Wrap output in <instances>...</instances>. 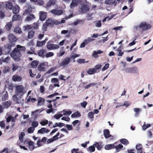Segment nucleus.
Masks as SVG:
<instances>
[{"label": "nucleus", "instance_id": "1", "mask_svg": "<svg viewBox=\"0 0 153 153\" xmlns=\"http://www.w3.org/2000/svg\"><path fill=\"white\" fill-rule=\"evenodd\" d=\"M25 48V47L20 45H17L10 53V56L16 61H19L20 59L21 54L20 52L24 51Z\"/></svg>", "mask_w": 153, "mask_h": 153}, {"label": "nucleus", "instance_id": "2", "mask_svg": "<svg viewBox=\"0 0 153 153\" xmlns=\"http://www.w3.org/2000/svg\"><path fill=\"white\" fill-rule=\"evenodd\" d=\"M26 91L23 86L22 85H18L16 86L15 93L18 95L22 96Z\"/></svg>", "mask_w": 153, "mask_h": 153}, {"label": "nucleus", "instance_id": "3", "mask_svg": "<svg viewBox=\"0 0 153 153\" xmlns=\"http://www.w3.org/2000/svg\"><path fill=\"white\" fill-rule=\"evenodd\" d=\"M140 27L143 30L146 31L151 28V26L145 22H142L140 23Z\"/></svg>", "mask_w": 153, "mask_h": 153}, {"label": "nucleus", "instance_id": "4", "mask_svg": "<svg viewBox=\"0 0 153 153\" xmlns=\"http://www.w3.org/2000/svg\"><path fill=\"white\" fill-rule=\"evenodd\" d=\"M46 48L48 50H51L58 49L59 48V46L57 45L48 43Z\"/></svg>", "mask_w": 153, "mask_h": 153}, {"label": "nucleus", "instance_id": "5", "mask_svg": "<svg viewBox=\"0 0 153 153\" xmlns=\"http://www.w3.org/2000/svg\"><path fill=\"white\" fill-rule=\"evenodd\" d=\"M5 118L7 123H9L11 120V121H13L15 122L16 120V118H15V117H12L9 112L7 113L6 115L5 116Z\"/></svg>", "mask_w": 153, "mask_h": 153}, {"label": "nucleus", "instance_id": "6", "mask_svg": "<svg viewBox=\"0 0 153 153\" xmlns=\"http://www.w3.org/2000/svg\"><path fill=\"white\" fill-rule=\"evenodd\" d=\"M89 10V7L87 5H83L81 6L79 10L80 12L83 13H85L88 11Z\"/></svg>", "mask_w": 153, "mask_h": 153}, {"label": "nucleus", "instance_id": "7", "mask_svg": "<svg viewBox=\"0 0 153 153\" xmlns=\"http://www.w3.org/2000/svg\"><path fill=\"white\" fill-rule=\"evenodd\" d=\"M39 15L40 19L41 21H44L46 18V13L43 11H40Z\"/></svg>", "mask_w": 153, "mask_h": 153}, {"label": "nucleus", "instance_id": "8", "mask_svg": "<svg viewBox=\"0 0 153 153\" xmlns=\"http://www.w3.org/2000/svg\"><path fill=\"white\" fill-rule=\"evenodd\" d=\"M51 82L52 83H53L54 87H59V79L57 78H53L51 79Z\"/></svg>", "mask_w": 153, "mask_h": 153}, {"label": "nucleus", "instance_id": "9", "mask_svg": "<svg viewBox=\"0 0 153 153\" xmlns=\"http://www.w3.org/2000/svg\"><path fill=\"white\" fill-rule=\"evenodd\" d=\"M51 12L54 15L59 16L61 15L62 13V11L61 10H56L53 9L51 10Z\"/></svg>", "mask_w": 153, "mask_h": 153}, {"label": "nucleus", "instance_id": "10", "mask_svg": "<svg viewBox=\"0 0 153 153\" xmlns=\"http://www.w3.org/2000/svg\"><path fill=\"white\" fill-rule=\"evenodd\" d=\"M70 59L68 57L65 59L63 61L60 63L61 66H64L68 65L70 62Z\"/></svg>", "mask_w": 153, "mask_h": 153}, {"label": "nucleus", "instance_id": "11", "mask_svg": "<svg viewBox=\"0 0 153 153\" xmlns=\"http://www.w3.org/2000/svg\"><path fill=\"white\" fill-rule=\"evenodd\" d=\"M48 65L47 62L41 64L38 67V70L40 71H44L45 69V65Z\"/></svg>", "mask_w": 153, "mask_h": 153}, {"label": "nucleus", "instance_id": "12", "mask_svg": "<svg viewBox=\"0 0 153 153\" xmlns=\"http://www.w3.org/2000/svg\"><path fill=\"white\" fill-rule=\"evenodd\" d=\"M45 101V100L43 98L40 97L38 98L37 105V106L44 105Z\"/></svg>", "mask_w": 153, "mask_h": 153}, {"label": "nucleus", "instance_id": "13", "mask_svg": "<svg viewBox=\"0 0 153 153\" xmlns=\"http://www.w3.org/2000/svg\"><path fill=\"white\" fill-rule=\"evenodd\" d=\"M12 79L15 82H20L22 81V78L18 75H15L13 76Z\"/></svg>", "mask_w": 153, "mask_h": 153}, {"label": "nucleus", "instance_id": "14", "mask_svg": "<svg viewBox=\"0 0 153 153\" xmlns=\"http://www.w3.org/2000/svg\"><path fill=\"white\" fill-rule=\"evenodd\" d=\"M49 131V130L46 128H42L38 131V133L39 134H43L47 133Z\"/></svg>", "mask_w": 153, "mask_h": 153}, {"label": "nucleus", "instance_id": "15", "mask_svg": "<svg viewBox=\"0 0 153 153\" xmlns=\"http://www.w3.org/2000/svg\"><path fill=\"white\" fill-rule=\"evenodd\" d=\"M8 39L10 42H15L17 40V38L13 34H10L9 35Z\"/></svg>", "mask_w": 153, "mask_h": 153}, {"label": "nucleus", "instance_id": "16", "mask_svg": "<svg viewBox=\"0 0 153 153\" xmlns=\"http://www.w3.org/2000/svg\"><path fill=\"white\" fill-rule=\"evenodd\" d=\"M46 52V50L43 49L39 50L38 51V54L39 56L44 58L45 57V53Z\"/></svg>", "mask_w": 153, "mask_h": 153}, {"label": "nucleus", "instance_id": "17", "mask_svg": "<svg viewBox=\"0 0 153 153\" xmlns=\"http://www.w3.org/2000/svg\"><path fill=\"white\" fill-rule=\"evenodd\" d=\"M28 148L29 149L32 151L34 149V143L32 141H29L28 142Z\"/></svg>", "mask_w": 153, "mask_h": 153}, {"label": "nucleus", "instance_id": "18", "mask_svg": "<svg viewBox=\"0 0 153 153\" xmlns=\"http://www.w3.org/2000/svg\"><path fill=\"white\" fill-rule=\"evenodd\" d=\"M104 135L106 138L110 137L111 135L110 134V132L108 129H105L103 131Z\"/></svg>", "mask_w": 153, "mask_h": 153}, {"label": "nucleus", "instance_id": "19", "mask_svg": "<svg viewBox=\"0 0 153 153\" xmlns=\"http://www.w3.org/2000/svg\"><path fill=\"white\" fill-rule=\"evenodd\" d=\"M6 7L7 9L11 10L13 7V4L11 2V1L5 2Z\"/></svg>", "mask_w": 153, "mask_h": 153}, {"label": "nucleus", "instance_id": "20", "mask_svg": "<svg viewBox=\"0 0 153 153\" xmlns=\"http://www.w3.org/2000/svg\"><path fill=\"white\" fill-rule=\"evenodd\" d=\"M19 10V7L18 5H15L13 6V12L14 14H16L18 13Z\"/></svg>", "mask_w": 153, "mask_h": 153}, {"label": "nucleus", "instance_id": "21", "mask_svg": "<svg viewBox=\"0 0 153 153\" xmlns=\"http://www.w3.org/2000/svg\"><path fill=\"white\" fill-rule=\"evenodd\" d=\"M133 110L135 112L134 116L136 117H137L139 114L140 112L142 111L141 109L138 108H134L133 109Z\"/></svg>", "mask_w": 153, "mask_h": 153}, {"label": "nucleus", "instance_id": "22", "mask_svg": "<svg viewBox=\"0 0 153 153\" xmlns=\"http://www.w3.org/2000/svg\"><path fill=\"white\" fill-rule=\"evenodd\" d=\"M53 20L51 19H48L46 21L45 23L48 26L52 27L53 25Z\"/></svg>", "mask_w": 153, "mask_h": 153}, {"label": "nucleus", "instance_id": "23", "mask_svg": "<svg viewBox=\"0 0 153 153\" xmlns=\"http://www.w3.org/2000/svg\"><path fill=\"white\" fill-rule=\"evenodd\" d=\"M115 147L114 144H108L106 145L105 148L106 150H108L112 149Z\"/></svg>", "mask_w": 153, "mask_h": 153}, {"label": "nucleus", "instance_id": "24", "mask_svg": "<svg viewBox=\"0 0 153 153\" xmlns=\"http://www.w3.org/2000/svg\"><path fill=\"white\" fill-rule=\"evenodd\" d=\"M137 153H141L142 152V147L140 144H137L136 146Z\"/></svg>", "mask_w": 153, "mask_h": 153}, {"label": "nucleus", "instance_id": "25", "mask_svg": "<svg viewBox=\"0 0 153 153\" xmlns=\"http://www.w3.org/2000/svg\"><path fill=\"white\" fill-rule=\"evenodd\" d=\"M35 18L34 15L32 14H29L27 17L25 21H29Z\"/></svg>", "mask_w": 153, "mask_h": 153}, {"label": "nucleus", "instance_id": "26", "mask_svg": "<svg viewBox=\"0 0 153 153\" xmlns=\"http://www.w3.org/2000/svg\"><path fill=\"white\" fill-rule=\"evenodd\" d=\"M36 100V98H31V96H28V97L27 98V102H29L32 103H34Z\"/></svg>", "mask_w": 153, "mask_h": 153}, {"label": "nucleus", "instance_id": "27", "mask_svg": "<svg viewBox=\"0 0 153 153\" xmlns=\"http://www.w3.org/2000/svg\"><path fill=\"white\" fill-rule=\"evenodd\" d=\"M55 1L53 0H50L47 3L46 7L48 8L52 5H53L55 4Z\"/></svg>", "mask_w": 153, "mask_h": 153}, {"label": "nucleus", "instance_id": "28", "mask_svg": "<svg viewBox=\"0 0 153 153\" xmlns=\"http://www.w3.org/2000/svg\"><path fill=\"white\" fill-rule=\"evenodd\" d=\"M96 69L94 68H90L87 71V73L89 75H91L96 73Z\"/></svg>", "mask_w": 153, "mask_h": 153}, {"label": "nucleus", "instance_id": "29", "mask_svg": "<svg viewBox=\"0 0 153 153\" xmlns=\"http://www.w3.org/2000/svg\"><path fill=\"white\" fill-rule=\"evenodd\" d=\"M81 115L80 113L78 111H76L72 114L71 115V117L72 118H74L78 117H80Z\"/></svg>", "mask_w": 153, "mask_h": 153}, {"label": "nucleus", "instance_id": "30", "mask_svg": "<svg viewBox=\"0 0 153 153\" xmlns=\"http://www.w3.org/2000/svg\"><path fill=\"white\" fill-rule=\"evenodd\" d=\"M11 103V102L10 101H8L7 102H5L4 103V107L6 108H8L10 106Z\"/></svg>", "mask_w": 153, "mask_h": 153}, {"label": "nucleus", "instance_id": "31", "mask_svg": "<svg viewBox=\"0 0 153 153\" xmlns=\"http://www.w3.org/2000/svg\"><path fill=\"white\" fill-rule=\"evenodd\" d=\"M45 44V40H43L42 42L37 41L36 43V46L41 47Z\"/></svg>", "mask_w": 153, "mask_h": 153}, {"label": "nucleus", "instance_id": "32", "mask_svg": "<svg viewBox=\"0 0 153 153\" xmlns=\"http://www.w3.org/2000/svg\"><path fill=\"white\" fill-rule=\"evenodd\" d=\"M140 28H141L140 27V23L139 25H135L133 26V30L135 32L139 31Z\"/></svg>", "mask_w": 153, "mask_h": 153}, {"label": "nucleus", "instance_id": "33", "mask_svg": "<svg viewBox=\"0 0 153 153\" xmlns=\"http://www.w3.org/2000/svg\"><path fill=\"white\" fill-rule=\"evenodd\" d=\"M25 134L24 132H22L19 135V139L22 142L23 141V139L24 136H25Z\"/></svg>", "mask_w": 153, "mask_h": 153}, {"label": "nucleus", "instance_id": "34", "mask_svg": "<svg viewBox=\"0 0 153 153\" xmlns=\"http://www.w3.org/2000/svg\"><path fill=\"white\" fill-rule=\"evenodd\" d=\"M61 112L63 113V115L65 116L69 115L72 113L71 111H65V110H63Z\"/></svg>", "mask_w": 153, "mask_h": 153}, {"label": "nucleus", "instance_id": "35", "mask_svg": "<svg viewBox=\"0 0 153 153\" xmlns=\"http://www.w3.org/2000/svg\"><path fill=\"white\" fill-rule=\"evenodd\" d=\"M38 62L36 61H33L31 64L32 67L33 68H36L38 65Z\"/></svg>", "mask_w": 153, "mask_h": 153}, {"label": "nucleus", "instance_id": "36", "mask_svg": "<svg viewBox=\"0 0 153 153\" xmlns=\"http://www.w3.org/2000/svg\"><path fill=\"white\" fill-rule=\"evenodd\" d=\"M87 150L88 151L90 152H94L95 150L94 146L93 145V146H90L89 147Z\"/></svg>", "mask_w": 153, "mask_h": 153}, {"label": "nucleus", "instance_id": "37", "mask_svg": "<svg viewBox=\"0 0 153 153\" xmlns=\"http://www.w3.org/2000/svg\"><path fill=\"white\" fill-rule=\"evenodd\" d=\"M12 25V22H10L7 23L6 25V29L7 30H9L10 29Z\"/></svg>", "mask_w": 153, "mask_h": 153}, {"label": "nucleus", "instance_id": "38", "mask_svg": "<svg viewBox=\"0 0 153 153\" xmlns=\"http://www.w3.org/2000/svg\"><path fill=\"white\" fill-rule=\"evenodd\" d=\"M115 148L116 149V151L117 152H119L121 149L123 147V146L121 144H119L118 145L115 146Z\"/></svg>", "mask_w": 153, "mask_h": 153}, {"label": "nucleus", "instance_id": "39", "mask_svg": "<svg viewBox=\"0 0 153 153\" xmlns=\"http://www.w3.org/2000/svg\"><path fill=\"white\" fill-rule=\"evenodd\" d=\"M34 32L32 30H31L28 32V38L29 39H32L34 36Z\"/></svg>", "mask_w": 153, "mask_h": 153}, {"label": "nucleus", "instance_id": "40", "mask_svg": "<svg viewBox=\"0 0 153 153\" xmlns=\"http://www.w3.org/2000/svg\"><path fill=\"white\" fill-rule=\"evenodd\" d=\"M2 96V99L3 100H4L7 99L8 94L7 91L4 92Z\"/></svg>", "mask_w": 153, "mask_h": 153}, {"label": "nucleus", "instance_id": "41", "mask_svg": "<svg viewBox=\"0 0 153 153\" xmlns=\"http://www.w3.org/2000/svg\"><path fill=\"white\" fill-rule=\"evenodd\" d=\"M54 55V53L52 52H48L45 54V57L47 58H49L53 56Z\"/></svg>", "mask_w": 153, "mask_h": 153}, {"label": "nucleus", "instance_id": "42", "mask_svg": "<svg viewBox=\"0 0 153 153\" xmlns=\"http://www.w3.org/2000/svg\"><path fill=\"white\" fill-rule=\"evenodd\" d=\"M94 145L96 148H97L98 150H100L102 148V146L101 145V144H100L99 143H96L94 144Z\"/></svg>", "mask_w": 153, "mask_h": 153}, {"label": "nucleus", "instance_id": "43", "mask_svg": "<svg viewBox=\"0 0 153 153\" xmlns=\"http://www.w3.org/2000/svg\"><path fill=\"white\" fill-rule=\"evenodd\" d=\"M138 72V68L137 67L131 68V73L135 74Z\"/></svg>", "mask_w": 153, "mask_h": 153}, {"label": "nucleus", "instance_id": "44", "mask_svg": "<svg viewBox=\"0 0 153 153\" xmlns=\"http://www.w3.org/2000/svg\"><path fill=\"white\" fill-rule=\"evenodd\" d=\"M120 142L123 144L126 145L128 144V142L126 139H122L120 140Z\"/></svg>", "mask_w": 153, "mask_h": 153}, {"label": "nucleus", "instance_id": "45", "mask_svg": "<svg viewBox=\"0 0 153 153\" xmlns=\"http://www.w3.org/2000/svg\"><path fill=\"white\" fill-rule=\"evenodd\" d=\"M150 126L151 125L150 124H147V125H146L145 123L142 127V129L143 130L145 131L147 128L150 127Z\"/></svg>", "mask_w": 153, "mask_h": 153}, {"label": "nucleus", "instance_id": "46", "mask_svg": "<svg viewBox=\"0 0 153 153\" xmlns=\"http://www.w3.org/2000/svg\"><path fill=\"white\" fill-rule=\"evenodd\" d=\"M15 45V44L14 43L9 44L7 45H6L5 48H7L10 51L11 50V48L12 47H14Z\"/></svg>", "mask_w": 153, "mask_h": 153}, {"label": "nucleus", "instance_id": "47", "mask_svg": "<svg viewBox=\"0 0 153 153\" xmlns=\"http://www.w3.org/2000/svg\"><path fill=\"white\" fill-rule=\"evenodd\" d=\"M35 130V128L33 127H30L27 129V132L28 133H33Z\"/></svg>", "mask_w": 153, "mask_h": 153}, {"label": "nucleus", "instance_id": "48", "mask_svg": "<svg viewBox=\"0 0 153 153\" xmlns=\"http://www.w3.org/2000/svg\"><path fill=\"white\" fill-rule=\"evenodd\" d=\"M20 18V17L19 15H14L13 16V18L12 19V22L14 21H16L18 20H19Z\"/></svg>", "mask_w": 153, "mask_h": 153}, {"label": "nucleus", "instance_id": "49", "mask_svg": "<svg viewBox=\"0 0 153 153\" xmlns=\"http://www.w3.org/2000/svg\"><path fill=\"white\" fill-rule=\"evenodd\" d=\"M14 32L16 33H20L22 32V30L19 27H17L15 28Z\"/></svg>", "mask_w": 153, "mask_h": 153}, {"label": "nucleus", "instance_id": "50", "mask_svg": "<svg viewBox=\"0 0 153 153\" xmlns=\"http://www.w3.org/2000/svg\"><path fill=\"white\" fill-rule=\"evenodd\" d=\"M40 123L41 125L44 126L48 124V121L47 120H45L41 121Z\"/></svg>", "mask_w": 153, "mask_h": 153}, {"label": "nucleus", "instance_id": "51", "mask_svg": "<svg viewBox=\"0 0 153 153\" xmlns=\"http://www.w3.org/2000/svg\"><path fill=\"white\" fill-rule=\"evenodd\" d=\"M95 25L96 27H100L101 26V21L100 20L95 22Z\"/></svg>", "mask_w": 153, "mask_h": 153}, {"label": "nucleus", "instance_id": "52", "mask_svg": "<svg viewBox=\"0 0 153 153\" xmlns=\"http://www.w3.org/2000/svg\"><path fill=\"white\" fill-rule=\"evenodd\" d=\"M32 127H34L35 128L37 127L38 125V123L36 121H33L32 123Z\"/></svg>", "mask_w": 153, "mask_h": 153}, {"label": "nucleus", "instance_id": "53", "mask_svg": "<svg viewBox=\"0 0 153 153\" xmlns=\"http://www.w3.org/2000/svg\"><path fill=\"white\" fill-rule=\"evenodd\" d=\"M97 83H91L87 85L85 87V89H88L90 88L92 86H94L96 85Z\"/></svg>", "mask_w": 153, "mask_h": 153}, {"label": "nucleus", "instance_id": "54", "mask_svg": "<svg viewBox=\"0 0 153 153\" xmlns=\"http://www.w3.org/2000/svg\"><path fill=\"white\" fill-rule=\"evenodd\" d=\"M83 20H77L76 21L74 22L73 24L74 25L76 26L78 25L80 23L82 22H83Z\"/></svg>", "mask_w": 153, "mask_h": 153}, {"label": "nucleus", "instance_id": "55", "mask_svg": "<svg viewBox=\"0 0 153 153\" xmlns=\"http://www.w3.org/2000/svg\"><path fill=\"white\" fill-rule=\"evenodd\" d=\"M55 111V109L53 108H50L47 110L46 113L47 114H49L51 112L54 113Z\"/></svg>", "mask_w": 153, "mask_h": 153}, {"label": "nucleus", "instance_id": "56", "mask_svg": "<svg viewBox=\"0 0 153 153\" xmlns=\"http://www.w3.org/2000/svg\"><path fill=\"white\" fill-rule=\"evenodd\" d=\"M62 116L63 114H57L54 115V117L55 119H58Z\"/></svg>", "mask_w": 153, "mask_h": 153}, {"label": "nucleus", "instance_id": "57", "mask_svg": "<svg viewBox=\"0 0 153 153\" xmlns=\"http://www.w3.org/2000/svg\"><path fill=\"white\" fill-rule=\"evenodd\" d=\"M79 150V149H74L72 150L71 151L72 153H83V152H78Z\"/></svg>", "mask_w": 153, "mask_h": 153}, {"label": "nucleus", "instance_id": "58", "mask_svg": "<svg viewBox=\"0 0 153 153\" xmlns=\"http://www.w3.org/2000/svg\"><path fill=\"white\" fill-rule=\"evenodd\" d=\"M109 66V64L108 63L106 64L102 68V71H104L105 70L107 69Z\"/></svg>", "mask_w": 153, "mask_h": 153}, {"label": "nucleus", "instance_id": "59", "mask_svg": "<svg viewBox=\"0 0 153 153\" xmlns=\"http://www.w3.org/2000/svg\"><path fill=\"white\" fill-rule=\"evenodd\" d=\"M12 98L13 100L14 101H15L16 103H19V102H18L17 97L16 95L15 94L13 95V96Z\"/></svg>", "mask_w": 153, "mask_h": 153}, {"label": "nucleus", "instance_id": "60", "mask_svg": "<svg viewBox=\"0 0 153 153\" xmlns=\"http://www.w3.org/2000/svg\"><path fill=\"white\" fill-rule=\"evenodd\" d=\"M12 70L13 71H16L18 68V66L15 64H13L12 65Z\"/></svg>", "mask_w": 153, "mask_h": 153}, {"label": "nucleus", "instance_id": "61", "mask_svg": "<svg viewBox=\"0 0 153 153\" xmlns=\"http://www.w3.org/2000/svg\"><path fill=\"white\" fill-rule=\"evenodd\" d=\"M65 127L67 128L68 130L70 131L73 129V127L71 125L67 124L65 126Z\"/></svg>", "mask_w": 153, "mask_h": 153}, {"label": "nucleus", "instance_id": "62", "mask_svg": "<svg viewBox=\"0 0 153 153\" xmlns=\"http://www.w3.org/2000/svg\"><path fill=\"white\" fill-rule=\"evenodd\" d=\"M88 117L91 119H92L94 117V115L93 112L92 111L90 112L88 114Z\"/></svg>", "mask_w": 153, "mask_h": 153}, {"label": "nucleus", "instance_id": "63", "mask_svg": "<svg viewBox=\"0 0 153 153\" xmlns=\"http://www.w3.org/2000/svg\"><path fill=\"white\" fill-rule=\"evenodd\" d=\"M77 62L79 63H82L85 62V60L84 59H79L77 60Z\"/></svg>", "mask_w": 153, "mask_h": 153}, {"label": "nucleus", "instance_id": "64", "mask_svg": "<svg viewBox=\"0 0 153 153\" xmlns=\"http://www.w3.org/2000/svg\"><path fill=\"white\" fill-rule=\"evenodd\" d=\"M9 69L10 68L8 67H6L4 68V69L3 70V71L4 73H5L8 72L9 71Z\"/></svg>", "mask_w": 153, "mask_h": 153}]
</instances>
